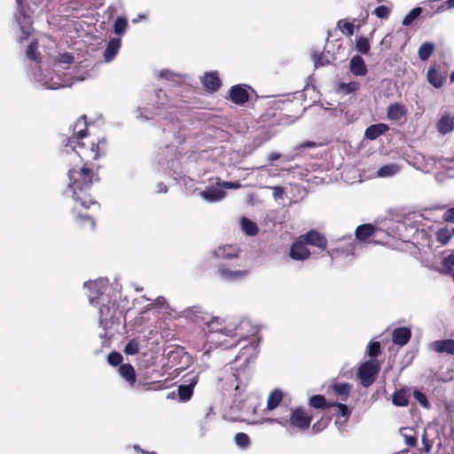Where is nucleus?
Returning <instances> with one entry per match:
<instances>
[{"label":"nucleus","instance_id":"nucleus-47","mask_svg":"<svg viewBox=\"0 0 454 454\" xmlns=\"http://www.w3.org/2000/svg\"><path fill=\"white\" fill-rule=\"evenodd\" d=\"M442 271L444 273H449L454 269V251L444 256L442 262Z\"/></svg>","mask_w":454,"mask_h":454},{"label":"nucleus","instance_id":"nucleus-19","mask_svg":"<svg viewBox=\"0 0 454 454\" xmlns=\"http://www.w3.org/2000/svg\"><path fill=\"white\" fill-rule=\"evenodd\" d=\"M106 151V141L105 138L98 140V144H91L90 149L81 151V155L91 157L94 160L98 159L101 155H105Z\"/></svg>","mask_w":454,"mask_h":454},{"label":"nucleus","instance_id":"nucleus-5","mask_svg":"<svg viewBox=\"0 0 454 454\" xmlns=\"http://www.w3.org/2000/svg\"><path fill=\"white\" fill-rule=\"evenodd\" d=\"M312 416L307 414L304 408L297 407L292 410L288 419H268L267 422H276L284 427H292L298 431H305L309 428Z\"/></svg>","mask_w":454,"mask_h":454},{"label":"nucleus","instance_id":"nucleus-51","mask_svg":"<svg viewBox=\"0 0 454 454\" xmlns=\"http://www.w3.org/2000/svg\"><path fill=\"white\" fill-rule=\"evenodd\" d=\"M138 351H139V343L136 340H129L124 348L125 354L129 355V356L136 355L138 353Z\"/></svg>","mask_w":454,"mask_h":454},{"label":"nucleus","instance_id":"nucleus-43","mask_svg":"<svg viewBox=\"0 0 454 454\" xmlns=\"http://www.w3.org/2000/svg\"><path fill=\"white\" fill-rule=\"evenodd\" d=\"M359 88L360 84L357 82H341L339 84V90L345 94L355 92L358 90Z\"/></svg>","mask_w":454,"mask_h":454},{"label":"nucleus","instance_id":"nucleus-31","mask_svg":"<svg viewBox=\"0 0 454 454\" xmlns=\"http://www.w3.org/2000/svg\"><path fill=\"white\" fill-rule=\"evenodd\" d=\"M283 398V393L279 389L273 390L268 397L267 400V409L269 411L275 410L280 403Z\"/></svg>","mask_w":454,"mask_h":454},{"label":"nucleus","instance_id":"nucleus-50","mask_svg":"<svg viewBox=\"0 0 454 454\" xmlns=\"http://www.w3.org/2000/svg\"><path fill=\"white\" fill-rule=\"evenodd\" d=\"M380 352V343L379 341H371L367 347V355L371 359H374Z\"/></svg>","mask_w":454,"mask_h":454},{"label":"nucleus","instance_id":"nucleus-14","mask_svg":"<svg viewBox=\"0 0 454 454\" xmlns=\"http://www.w3.org/2000/svg\"><path fill=\"white\" fill-rule=\"evenodd\" d=\"M300 237L306 245H310L322 249H325L327 247L326 238L316 230H311Z\"/></svg>","mask_w":454,"mask_h":454},{"label":"nucleus","instance_id":"nucleus-41","mask_svg":"<svg viewBox=\"0 0 454 454\" xmlns=\"http://www.w3.org/2000/svg\"><path fill=\"white\" fill-rule=\"evenodd\" d=\"M236 445L240 449H247L250 445V438L246 433H238L234 437Z\"/></svg>","mask_w":454,"mask_h":454},{"label":"nucleus","instance_id":"nucleus-55","mask_svg":"<svg viewBox=\"0 0 454 454\" xmlns=\"http://www.w3.org/2000/svg\"><path fill=\"white\" fill-rule=\"evenodd\" d=\"M331 406H335L338 408V413L340 416L346 419L349 417L350 411L346 404L340 403H331Z\"/></svg>","mask_w":454,"mask_h":454},{"label":"nucleus","instance_id":"nucleus-27","mask_svg":"<svg viewBox=\"0 0 454 454\" xmlns=\"http://www.w3.org/2000/svg\"><path fill=\"white\" fill-rule=\"evenodd\" d=\"M120 376L124 379L130 386L136 382L137 377L134 367L130 364H122L118 369Z\"/></svg>","mask_w":454,"mask_h":454},{"label":"nucleus","instance_id":"nucleus-10","mask_svg":"<svg viewBox=\"0 0 454 454\" xmlns=\"http://www.w3.org/2000/svg\"><path fill=\"white\" fill-rule=\"evenodd\" d=\"M199 375L195 373L187 374L184 377V383L178 387L177 393L180 401L187 402L191 399L193 389L198 383Z\"/></svg>","mask_w":454,"mask_h":454},{"label":"nucleus","instance_id":"nucleus-21","mask_svg":"<svg viewBox=\"0 0 454 454\" xmlns=\"http://www.w3.org/2000/svg\"><path fill=\"white\" fill-rule=\"evenodd\" d=\"M411 332L408 327H397L392 332V341L398 346H404L411 339Z\"/></svg>","mask_w":454,"mask_h":454},{"label":"nucleus","instance_id":"nucleus-61","mask_svg":"<svg viewBox=\"0 0 454 454\" xmlns=\"http://www.w3.org/2000/svg\"><path fill=\"white\" fill-rule=\"evenodd\" d=\"M443 220L447 223H454V207L449 208L443 214Z\"/></svg>","mask_w":454,"mask_h":454},{"label":"nucleus","instance_id":"nucleus-1","mask_svg":"<svg viewBox=\"0 0 454 454\" xmlns=\"http://www.w3.org/2000/svg\"><path fill=\"white\" fill-rule=\"evenodd\" d=\"M74 60V55L68 52L50 57L46 62L39 66L38 71L33 74L34 78L42 86L50 90L71 87L74 82L85 79L83 76H74L66 72Z\"/></svg>","mask_w":454,"mask_h":454},{"label":"nucleus","instance_id":"nucleus-33","mask_svg":"<svg viewBox=\"0 0 454 454\" xmlns=\"http://www.w3.org/2000/svg\"><path fill=\"white\" fill-rule=\"evenodd\" d=\"M373 231L374 227L370 223L359 225L356 230V239L363 241L372 236Z\"/></svg>","mask_w":454,"mask_h":454},{"label":"nucleus","instance_id":"nucleus-39","mask_svg":"<svg viewBox=\"0 0 454 454\" xmlns=\"http://www.w3.org/2000/svg\"><path fill=\"white\" fill-rule=\"evenodd\" d=\"M423 9L421 7H415L411 9L403 18L402 24L403 26H410L419 15L422 13Z\"/></svg>","mask_w":454,"mask_h":454},{"label":"nucleus","instance_id":"nucleus-53","mask_svg":"<svg viewBox=\"0 0 454 454\" xmlns=\"http://www.w3.org/2000/svg\"><path fill=\"white\" fill-rule=\"evenodd\" d=\"M373 13L380 19H387L390 14V8L386 5H380L375 8Z\"/></svg>","mask_w":454,"mask_h":454},{"label":"nucleus","instance_id":"nucleus-30","mask_svg":"<svg viewBox=\"0 0 454 454\" xmlns=\"http://www.w3.org/2000/svg\"><path fill=\"white\" fill-rule=\"evenodd\" d=\"M437 129L441 134H448L454 129V117L443 115L437 122Z\"/></svg>","mask_w":454,"mask_h":454},{"label":"nucleus","instance_id":"nucleus-13","mask_svg":"<svg viewBox=\"0 0 454 454\" xmlns=\"http://www.w3.org/2000/svg\"><path fill=\"white\" fill-rule=\"evenodd\" d=\"M310 251L306 247V244L299 237L295 241L293 242L289 251V256L294 261H305L309 258Z\"/></svg>","mask_w":454,"mask_h":454},{"label":"nucleus","instance_id":"nucleus-35","mask_svg":"<svg viewBox=\"0 0 454 454\" xmlns=\"http://www.w3.org/2000/svg\"><path fill=\"white\" fill-rule=\"evenodd\" d=\"M454 235V228L443 227L440 228L436 232L437 240L445 245Z\"/></svg>","mask_w":454,"mask_h":454},{"label":"nucleus","instance_id":"nucleus-23","mask_svg":"<svg viewBox=\"0 0 454 454\" xmlns=\"http://www.w3.org/2000/svg\"><path fill=\"white\" fill-rule=\"evenodd\" d=\"M389 130V126L385 123L370 125L364 131V137L368 140H375Z\"/></svg>","mask_w":454,"mask_h":454},{"label":"nucleus","instance_id":"nucleus-6","mask_svg":"<svg viewBox=\"0 0 454 454\" xmlns=\"http://www.w3.org/2000/svg\"><path fill=\"white\" fill-rule=\"evenodd\" d=\"M204 324V330L210 334L219 333L224 336L236 335L238 326L235 323H227L226 319L219 317L204 316L201 318Z\"/></svg>","mask_w":454,"mask_h":454},{"label":"nucleus","instance_id":"nucleus-40","mask_svg":"<svg viewBox=\"0 0 454 454\" xmlns=\"http://www.w3.org/2000/svg\"><path fill=\"white\" fill-rule=\"evenodd\" d=\"M128 27V20L123 16H119L116 18L114 24V31L117 35H121L125 33Z\"/></svg>","mask_w":454,"mask_h":454},{"label":"nucleus","instance_id":"nucleus-57","mask_svg":"<svg viewBox=\"0 0 454 454\" xmlns=\"http://www.w3.org/2000/svg\"><path fill=\"white\" fill-rule=\"evenodd\" d=\"M138 112V115H137V118H140V119H143V120H151L154 117V114L150 110V109H147V108H139L137 110Z\"/></svg>","mask_w":454,"mask_h":454},{"label":"nucleus","instance_id":"nucleus-3","mask_svg":"<svg viewBox=\"0 0 454 454\" xmlns=\"http://www.w3.org/2000/svg\"><path fill=\"white\" fill-rule=\"evenodd\" d=\"M259 352V344L254 340L244 345L234 360L230 364L231 375L226 379L230 387L235 390L234 396L238 398L247 389L250 380V370L247 365L255 358Z\"/></svg>","mask_w":454,"mask_h":454},{"label":"nucleus","instance_id":"nucleus-58","mask_svg":"<svg viewBox=\"0 0 454 454\" xmlns=\"http://www.w3.org/2000/svg\"><path fill=\"white\" fill-rule=\"evenodd\" d=\"M413 395H414V398H415V399H416V400H417V401H418L421 405H423V406H424V407H426V408H428V407H429V403H428V401H427V396H426L423 393H421V392H419V391H414Z\"/></svg>","mask_w":454,"mask_h":454},{"label":"nucleus","instance_id":"nucleus-20","mask_svg":"<svg viewBox=\"0 0 454 454\" xmlns=\"http://www.w3.org/2000/svg\"><path fill=\"white\" fill-rule=\"evenodd\" d=\"M200 196L203 200L208 202H216L223 200L225 197V192L221 187L208 186L200 192Z\"/></svg>","mask_w":454,"mask_h":454},{"label":"nucleus","instance_id":"nucleus-36","mask_svg":"<svg viewBox=\"0 0 454 454\" xmlns=\"http://www.w3.org/2000/svg\"><path fill=\"white\" fill-rule=\"evenodd\" d=\"M309 404L315 409H325L331 407V403H328L325 397L321 395H316L310 397Z\"/></svg>","mask_w":454,"mask_h":454},{"label":"nucleus","instance_id":"nucleus-63","mask_svg":"<svg viewBox=\"0 0 454 454\" xmlns=\"http://www.w3.org/2000/svg\"><path fill=\"white\" fill-rule=\"evenodd\" d=\"M168 192V187L163 183H160L157 184V192L158 193H166Z\"/></svg>","mask_w":454,"mask_h":454},{"label":"nucleus","instance_id":"nucleus-26","mask_svg":"<svg viewBox=\"0 0 454 454\" xmlns=\"http://www.w3.org/2000/svg\"><path fill=\"white\" fill-rule=\"evenodd\" d=\"M407 114L405 106L400 103H394L388 106L387 116L391 121H399Z\"/></svg>","mask_w":454,"mask_h":454},{"label":"nucleus","instance_id":"nucleus-62","mask_svg":"<svg viewBox=\"0 0 454 454\" xmlns=\"http://www.w3.org/2000/svg\"><path fill=\"white\" fill-rule=\"evenodd\" d=\"M422 443L424 445L425 451L426 452H429L431 448H432V446H433V442L427 438V432L426 431H424V434L422 435Z\"/></svg>","mask_w":454,"mask_h":454},{"label":"nucleus","instance_id":"nucleus-4","mask_svg":"<svg viewBox=\"0 0 454 454\" xmlns=\"http://www.w3.org/2000/svg\"><path fill=\"white\" fill-rule=\"evenodd\" d=\"M68 189L67 192H71L74 201L78 205L89 208L90 205H97L95 200H92L88 194L94 181L98 180L97 176L93 173L91 168L82 167L80 168H72L68 171ZM76 210L74 207V211Z\"/></svg>","mask_w":454,"mask_h":454},{"label":"nucleus","instance_id":"nucleus-7","mask_svg":"<svg viewBox=\"0 0 454 454\" xmlns=\"http://www.w3.org/2000/svg\"><path fill=\"white\" fill-rule=\"evenodd\" d=\"M87 126L86 116H81L74 124V133L66 144L67 147H70L73 151H75L78 155H81V151L84 149L83 144L80 143L79 140L87 136Z\"/></svg>","mask_w":454,"mask_h":454},{"label":"nucleus","instance_id":"nucleus-18","mask_svg":"<svg viewBox=\"0 0 454 454\" xmlns=\"http://www.w3.org/2000/svg\"><path fill=\"white\" fill-rule=\"evenodd\" d=\"M204 89L209 92H215L221 87V81L216 72H207L201 78Z\"/></svg>","mask_w":454,"mask_h":454},{"label":"nucleus","instance_id":"nucleus-12","mask_svg":"<svg viewBox=\"0 0 454 454\" xmlns=\"http://www.w3.org/2000/svg\"><path fill=\"white\" fill-rule=\"evenodd\" d=\"M216 274L218 278L225 282H236L245 278L248 275L246 270H231L226 265H220Z\"/></svg>","mask_w":454,"mask_h":454},{"label":"nucleus","instance_id":"nucleus-45","mask_svg":"<svg viewBox=\"0 0 454 454\" xmlns=\"http://www.w3.org/2000/svg\"><path fill=\"white\" fill-rule=\"evenodd\" d=\"M37 50H38L37 42L36 41L31 42L29 43V45L27 46V49L26 51L27 58L29 59L30 60L37 61L38 57L40 55Z\"/></svg>","mask_w":454,"mask_h":454},{"label":"nucleus","instance_id":"nucleus-17","mask_svg":"<svg viewBox=\"0 0 454 454\" xmlns=\"http://www.w3.org/2000/svg\"><path fill=\"white\" fill-rule=\"evenodd\" d=\"M429 348L439 354L454 355V340H438L430 343Z\"/></svg>","mask_w":454,"mask_h":454},{"label":"nucleus","instance_id":"nucleus-52","mask_svg":"<svg viewBox=\"0 0 454 454\" xmlns=\"http://www.w3.org/2000/svg\"><path fill=\"white\" fill-rule=\"evenodd\" d=\"M122 359H123L122 356L119 352H116V351H113L107 356V362L109 364H111L113 366H117V365L122 364H121Z\"/></svg>","mask_w":454,"mask_h":454},{"label":"nucleus","instance_id":"nucleus-2","mask_svg":"<svg viewBox=\"0 0 454 454\" xmlns=\"http://www.w3.org/2000/svg\"><path fill=\"white\" fill-rule=\"evenodd\" d=\"M83 286L89 290L90 303L99 306V325L106 331V335L114 325H119L121 315L116 301L112 299L108 292V281L106 278H99L85 282Z\"/></svg>","mask_w":454,"mask_h":454},{"label":"nucleus","instance_id":"nucleus-37","mask_svg":"<svg viewBox=\"0 0 454 454\" xmlns=\"http://www.w3.org/2000/svg\"><path fill=\"white\" fill-rule=\"evenodd\" d=\"M434 44L433 43L426 42L422 43L419 49L418 54L421 60H427L434 52Z\"/></svg>","mask_w":454,"mask_h":454},{"label":"nucleus","instance_id":"nucleus-49","mask_svg":"<svg viewBox=\"0 0 454 454\" xmlns=\"http://www.w3.org/2000/svg\"><path fill=\"white\" fill-rule=\"evenodd\" d=\"M312 60L316 68L325 67L330 63L329 59H325L322 53L317 51L312 53Z\"/></svg>","mask_w":454,"mask_h":454},{"label":"nucleus","instance_id":"nucleus-54","mask_svg":"<svg viewBox=\"0 0 454 454\" xmlns=\"http://www.w3.org/2000/svg\"><path fill=\"white\" fill-rule=\"evenodd\" d=\"M411 430L408 429V428H402L401 429V434L404 437V441H405L406 445H408L410 447H413V446L416 445L417 440H416V438L413 435L407 434V432H411Z\"/></svg>","mask_w":454,"mask_h":454},{"label":"nucleus","instance_id":"nucleus-64","mask_svg":"<svg viewBox=\"0 0 454 454\" xmlns=\"http://www.w3.org/2000/svg\"><path fill=\"white\" fill-rule=\"evenodd\" d=\"M154 302L156 305H158L159 307H163L164 304L166 303V300L164 297L162 296H159L157 297L155 300H154Z\"/></svg>","mask_w":454,"mask_h":454},{"label":"nucleus","instance_id":"nucleus-44","mask_svg":"<svg viewBox=\"0 0 454 454\" xmlns=\"http://www.w3.org/2000/svg\"><path fill=\"white\" fill-rule=\"evenodd\" d=\"M370 43L366 37H359L356 42V50L361 54H367L370 51Z\"/></svg>","mask_w":454,"mask_h":454},{"label":"nucleus","instance_id":"nucleus-42","mask_svg":"<svg viewBox=\"0 0 454 454\" xmlns=\"http://www.w3.org/2000/svg\"><path fill=\"white\" fill-rule=\"evenodd\" d=\"M75 218L82 227H86L88 225L91 230L94 229L95 222L90 215L79 212L76 214Z\"/></svg>","mask_w":454,"mask_h":454},{"label":"nucleus","instance_id":"nucleus-59","mask_svg":"<svg viewBox=\"0 0 454 454\" xmlns=\"http://www.w3.org/2000/svg\"><path fill=\"white\" fill-rule=\"evenodd\" d=\"M179 129L178 121L171 120L168 125H163L162 130L164 132H170L176 135V129Z\"/></svg>","mask_w":454,"mask_h":454},{"label":"nucleus","instance_id":"nucleus-56","mask_svg":"<svg viewBox=\"0 0 454 454\" xmlns=\"http://www.w3.org/2000/svg\"><path fill=\"white\" fill-rule=\"evenodd\" d=\"M216 184L221 187L222 189L223 188H225V189H239L242 187L241 184L239 182H228V181H223V182H217Z\"/></svg>","mask_w":454,"mask_h":454},{"label":"nucleus","instance_id":"nucleus-28","mask_svg":"<svg viewBox=\"0 0 454 454\" xmlns=\"http://www.w3.org/2000/svg\"><path fill=\"white\" fill-rule=\"evenodd\" d=\"M158 77L172 82L174 84L179 85L184 82L185 75L180 73H175L169 69H162L159 72Z\"/></svg>","mask_w":454,"mask_h":454},{"label":"nucleus","instance_id":"nucleus-16","mask_svg":"<svg viewBox=\"0 0 454 454\" xmlns=\"http://www.w3.org/2000/svg\"><path fill=\"white\" fill-rule=\"evenodd\" d=\"M63 12L67 16L73 18H81L85 15L86 9L84 4L78 0H71L64 4Z\"/></svg>","mask_w":454,"mask_h":454},{"label":"nucleus","instance_id":"nucleus-46","mask_svg":"<svg viewBox=\"0 0 454 454\" xmlns=\"http://www.w3.org/2000/svg\"><path fill=\"white\" fill-rule=\"evenodd\" d=\"M333 389L338 395L347 396L351 390V386L348 383H336L333 385Z\"/></svg>","mask_w":454,"mask_h":454},{"label":"nucleus","instance_id":"nucleus-11","mask_svg":"<svg viewBox=\"0 0 454 454\" xmlns=\"http://www.w3.org/2000/svg\"><path fill=\"white\" fill-rule=\"evenodd\" d=\"M16 3L20 8L19 14L16 15L15 19L17 23L20 26V31H21V36L20 37V40L23 41L26 40L28 35L31 34L32 30V20L30 16L27 15L24 12L23 6H22V0H16Z\"/></svg>","mask_w":454,"mask_h":454},{"label":"nucleus","instance_id":"nucleus-29","mask_svg":"<svg viewBox=\"0 0 454 454\" xmlns=\"http://www.w3.org/2000/svg\"><path fill=\"white\" fill-rule=\"evenodd\" d=\"M427 77L428 82L437 89L443 85L445 80V77L442 76L434 67L428 68Z\"/></svg>","mask_w":454,"mask_h":454},{"label":"nucleus","instance_id":"nucleus-60","mask_svg":"<svg viewBox=\"0 0 454 454\" xmlns=\"http://www.w3.org/2000/svg\"><path fill=\"white\" fill-rule=\"evenodd\" d=\"M273 189V198L274 200H279V199H282L283 196H284V193H285V190L283 187L281 186H275L272 188Z\"/></svg>","mask_w":454,"mask_h":454},{"label":"nucleus","instance_id":"nucleus-8","mask_svg":"<svg viewBox=\"0 0 454 454\" xmlns=\"http://www.w3.org/2000/svg\"><path fill=\"white\" fill-rule=\"evenodd\" d=\"M380 365L375 359H370L363 363L357 372V377L363 387H368L373 384L380 372Z\"/></svg>","mask_w":454,"mask_h":454},{"label":"nucleus","instance_id":"nucleus-38","mask_svg":"<svg viewBox=\"0 0 454 454\" xmlns=\"http://www.w3.org/2000/svg\"><path fill=\"white\" fill-rule=\"evenodd\" d=\"M393 404L398 407H404L408 405V395L405 391H395L392 397Z\"/></svg>","mask_w":454,"mask_h":454},{"label":"nucleus","instance_id":"nucleus-15","mask_svg":"<svg viewBox=\"0 0 454 454\" xmlns=\"http://www.w3.org/2000/svg\"><path fill=\"white\" fill-rule=\"evenodd\" d=\"M249 86L244 84L234 85L230 90V98L237 105H243L249 99L248 95Z\"/></svg>","mask_w":454,"mask_h":454},{"label":"nucleus","instance_id":"nucleus-25","mask_svg":"<svg viewBox=\"0 0 454 454\" xmlns=\"http://www.w3.org/2000/svg\"><path fill=\"white\" fill-rule=\"evenodd\" d=\"M349 70L356 76H363L366 74L367 67L361 56L356 55L350 59Z\"/></svg>","mask_w":454,"mask_h":454},{"label":"nucleus","instance_id":"nucleus-9","mask_svg":"<svg viewBox=\"0 0 454 454\" xmlns=\"http://www.w3.org/2000/svg\"><path fill=\"white\" fill-rule=\"evenodd\" d=\"M355 240L351 235L342 236L333 240L336 247L327 250V254L331 259L336 258L340 254H354L356 249Z\"/></svg>","mask_w":454,"mask_h":454},{"label":"nucleus","instance_id":"nucleus-32","mask_svg":"<svg viewBox=\"0 0 454 454\" xmlns=\"http://www.w3.org/2000/svg\"><path fill=\"white\" fill-rule=\"evenodd\" d=\"M400 170V168L397 164L391 163L383 165L379 168L377 171V175L380 177H390L397 174Z\"/></svg>","mask_w":454,"mask_h":454},{"label":"nucleus","instance_id":"nucleus-22","mask_svg":"<svg viewBox=\"0 0 454 454\" xmlns=\"http://www.w3.org/2000/svg\"><path fill=\"white\" fill-rule=\"evenodd\" d=\"M121 45V41L118 37L109 40L104 51V59L106 62H111L117 55Z\"/></svg>","mask_w":454,"mask_h":454},{"label":"nucleus","instance_id":"nucleus-48","mask_svg":"<svg viewBox=\"0 0 454 454\" xmlns=\"http://www.w3.org/2000/svg\"><path fill=\"white\" fill-rule=\"evenodd\" d=\"M338 27L340 31L348 36L354 34V24L344 20H340L338 22Z\"/></svg>","mask_w":454,"mask_h":454},{"label":"nucleus","instance_id":"nucleus-34","mask_svg":"<svg viewBox=\"0 0 454 454\" xmlns=\"http://www.w3.org/2000/svg\"><path fill=\"white\" fill-rule=\"evenodd\" d=\"M242 231L248 236H255L258 233V227L255 223L247 217H242L240 220Z\"/></svg>","mask_w":454,"mask_h":454},{"label":"nucleus","instance_id":"nucleus-24","mask_svg":"<svg viewBox=\"0 0 454 454\" xmlns=\"http://www.w3.org/2000/svg\"><path fill=\"white\" fill-rule=\"evenodd\" d=\"M238 253H239V249L237 248V247L232 246V245H224V246H220L217 248H215L212 252V254L215 258L231 259V258L236 257L238 255Z\"/></svg>","mask_w":454,"mask_h":454}]
</instances>
